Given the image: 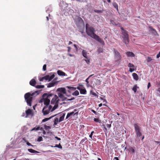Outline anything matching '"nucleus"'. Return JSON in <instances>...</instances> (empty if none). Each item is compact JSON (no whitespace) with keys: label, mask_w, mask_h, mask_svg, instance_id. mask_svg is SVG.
<instances>
[{"label":"nucleus","mask_w":160,"mask_h":160,"mask_svg":"<svg viewBox=\"0 0 160 160\" xmlns=\"http://www.w3.org/2000/svg\"><path fill=\"white\" fill-rule=\"evenodd\" d=\"M85 27L86 32L88 35L101 43H104L103 41L95 33V30L93 27L90 26L88 23L86 24Z\"/></svg>","instance_id":"f257e3e1"},{"label":"nucleus","mask_w":160,"mask_h":160,"mask_svg":"<svg viewBox=\"0 0 160 160\" xmlns=\"http://www.w3.org/2000/svg\"><path fill=\"white\" fill-rule=\"evenodd\" d=\"M53 94L44 93L42 95V98L41 100L42 102H44L45 106H48L50 102L51 97H52Z\"/></svg>","instance_id":"f03ea898"},{"label":"nucleus","mask_w":160,"mask_h":160,"mask_svg":"<svg viewBox=\"0 0 160 160\" xmlns=\"http://www.w3.org/2000/svg\"><path fill=\"white\" fill-rule=\"evenodd\" d=\"M121 29L122 30V41L127 45L129 42V35L127 31L124 29L123 28L121 27Z\"/></svg>","instance_id":"7ed1b4c3"},{"label":"nucleus","mask_w":160,"mask_h":160,"mask_svg":"<svg viewBox=\"0 0 160 160\" xmlns=\"http://www.w3.org/2000/svg\"><path fill=\"white\" fill-rule=\"evenodd\" d=\"M34 92L31 93L28 92L26 93L24 95L25 100L26 101L28 105L31 106H32V96L34 94Z\"/></svg>","instance_id":"20e7f679"},{"label":"nucleus","mask_w":160,"mask_h":160,"mask_svg":"<svg viewBox=\"0 0 160 160\" xmlns=\"http://www.w3.org/2000/svg\"><path fill=\"white\" fill-rule=\"evenodd\" d=\"M53 96L51 101L52 104H54V106L52 108L51 111H53L55 110L58 106V103L59 101L58 97L56 95L53 94Z\"/></svg>","instance_id":"39448f33"},{"label":"nucleus","mask_w":160,"mask_h":160,"mask_svg":"<svg viewBox=\"0 0 160 160\" xmlns=\"http://www.w3.org/2000/svg\"><path fill=\"white\" fill-rule=\"evenodd\" d=\"M52 107L51 105L45 106L42 110V112L44 115L48 114L50 112H52L51 110L52 109Z\"/></svg>","instance_id":"423d86ee"},{"label":"nucleus","mask_w":160,"mask_h":160,"mask_svg":"<svg viewBox=\"0 0 160 160\" xmlns=\"http://www.w3.org/2000/svg\"><path fill=\"white\" fill-rule=\"evenodd\" d=\"M135 131L136 133L137 138H138L142 135V134L140 131V127L138 124H134Z\"/></svg>","instance_id":"0eeeda50"},{"label":"nucleus","mask_w":160,"mask_h":160,"mask_svg":"<svg viewBox=\"0 0 160 160\" xmlns=\"http://www.w3.org/2000/svg\"><path fill=\"white\" fill-rule=\"evenodd\" d=\"M113 51L114 52V57L116 59V61L120 62L121 58V55L120 53L115 48L113 49Z\"/></svg>","instance_id":"6e6552de"},{"label":"nucleus","mask_w":160,"mask_h":160,"mask_svg":"<svg viewBox=\"0 0 160 160\" xmlns=\"http://www.w3.org/2000/svg\"><path fill=\"white\" fill-rule=\"evenodd\" d=\"M77 110L76 109H75L74 110V111L72 112H70L68 113L67 114V116L66 118V119H67L69 118H71V116L72 115L74 116V115L76 114L78 115V112H75L77 111Z\"/></svg>","instance_id":"1a4fd4ad"},{"label":"nucleus","mask_w":160,"mask_h":160,"mask_svg":"<svg viewBox=\"0 0 160 160\" xmlns=\"http://www.w3.org/2000/svg\"><path fill=\"white\" fill-rule=\"evenodd\" d=\"M128 67L130 68L129 71L130 72H132L135 70V66L133 64L129 63H128Z\"/></svg>","instance_id":"9d476101"},{"label":"nucleus","mask_w":160,"mask_h":160,"mask_svg":"<svg viewBox=\"0 0 160 160\" xmlns=\"http://www.w3.org/2000/svg\"><path fill=\"white\" fill-rule=\"evenodd\" d=\"M57 91L59 92L58 93H63V94H66V89L64 88H58L57 89Z\"/></svg>","instance_id":"9b49d317"},{"label":"nucleus","mask_w":160,"mask_h":160,"mask_svg":"<svg viewBox=\"0 0 160 160\" xmlns=\"http://www.w3.org/2000/svg\"><path fill=\"white\" fill-rule=\"evenodd\" d=\"M26 114L27 117L28 116L31 115L32 116L33 115V113L32 110L28 109L26 111Z\"/></svg>","instance_id":"f8f14e48"},{"label":"nucleus","mask_w":160,"mask_h":160,"mask_svg":"<svg viewBox=\"0 0 160 160\" xmlns=\"http://www.w3.org/2000/svg\"><path fill=\"white\" fill-rule=\"evenodd\" d=\"M64 94L61 93H58V97L61 99L62 101L65 100L67 99V98L65 97Z\"/></svg>","instance_id":"ddd939ff"},{"label":"nucleus","mask_w":160,"mask_h":160,"mask_svg":"<svg viewBox=\"0 0 160 160\" xmlns=\"http://www.w3.org/2000/svg\"><path fill=\"white\" fill-rule=\"evenodd\" d=\"M149 28L150 29V31L152 32V33L153 34L155 35H156L157 34V32L156 31L154 28H153L152 27L149 26Z\"/></svg>","instance_id":"4468645a"},{"label":"nucleus","mask_w":160,"mask_h":160,"mask_svg":"<svg viewBox=\"0 0 160 160\" xmlns=\"http://www.w3.org/2000/svg\"><path fill=\"white\" fill-rule=\"evenodd\" d=\"M49 78L50 76L49 75H46L45 76L42 77V78L39 79V80L40 81H42L44 80H49Z\"/></svg>","instance_id":"2eb2a0df"},{"label":"nucleus","mask_w":160,"mask_h":160,"mask_svg":"<svg viewBox=\"0 0 160 160\" xmlns=\"http://www.w3.org/2000/svg\"><path fill=\"white\" fill-rule=\"evenodd\" d=\"M126 54L128 57H134L135 54L131 52H126Z\"/></svg>","instance_id":"dca6fc26"},{"label":"nucleus","mask_w":160,"mask_h":160,"mask_svg":"<svg viewBox=\"0 0 160 160\" xmlns=\"http://www.w3.org/2000/svg\"><path fill=\"white\" fill-rule=\"evenodd\" d=\"M57 73L59 76H67L66 74L64 72L58 70L57 71Z\"/></svg>","instance_id":"f3484780"},{"label":"nucleus","mask_w":160,"mask_h":160,"mask_svg":"<svg viewBox=\"0 0 160 160\" xmlns=\"http://www.w3.org/2000/svg\"><path fill=\"white\" fill-rule=\"evenodd\" d=\"M29 83L31 85L35 86L36 83V82L35 79H32L30 81Z\"/></svg>","instance_id":"a211bd4d"},{"label":"nucleus","mask_w":160,"mask_h":160,"mask_svg":"<svg viewBox=\"0 0 160 160\" xmlns=\"http://www.w3.org/2000/svg\"><path fill=\"white\" fill-rule=\"evenodd\" d=\"M135 147L133 146V147H129L128 151L129 152H131L132 153H134L135 152Z\"/></svg>","instance_id":"6ab92c4d"},{"label":"nucleus","mask_w":160,"mask_h":160,"mask_svg":"<svg viewBox=\"0 0 160 160\" xmlns=\"http://www.w3.org/2000/svg\"><path fill=\"white\" fill-rule=\"evenodd\" d=\"M132 76L134 79L135 80L137 81L138 80V76L137 73H133L132 74Z\"/></svg>","instance_id":"aec40b11"},{"label":"nucleus","mask_w":160,"mask_h":160,"mask_svg":"<svg viewBox=\"0 0 160 160\" xmlns=\"http://www.w3.org/2000/svg\"><path fill=\"white\" fill-rule=\"evenodd\" d=\"M80 93L81 94H86L87 93V91L85 89V88L84 87L82 89H81L80 90Z\"/></svg>","instance_id":"412c9836"},{"label":"nucleus","mask_w":160,"mask_h":160,"mask_svg":"<svg viewBox=\"0 0 160 160\" xmlns=\"http://www.w3.org/2000/svg\"><path fill=\"white\" fill-rule=\"evenodd\" d=\"M82 56L86 58V59H88V58L87 57V52L85 50H83L82 51Z\"/></svg>","instance_id":"4be33fe9"},{"label":"nucleus","mask_w":160,"mask_h":160,"mask_svg":"<svg viewBox=\"0 0 160 160\" xmlns=\"http://www.w3.org/2000/svg\"><path fill=\"white\" fill-rule=\"evenodd\" d=\"M84 88L83 85L81 83H79L78 84V86L77 88L79 90V91L81 89H82L83 88Z\"/></svg>","instance_id":"5701e85b"},{"label":"nucleus","mask_w":160,"mask_h":160,"mask_svg":"<svg viewBox=\"0 0 160 160\" xmlns=\"http://www.w3.org/2000/svg\"><path fill=\"white\" fill-rule=\"evenodd\" d=\"M28 151L31 153H38V152L32 149H28Z\"/></svg>","instance_id":"b1692460"},{"label":"nucleus","mask_w":160,"mask_h":160,"mask_svg":"<svg viewBox=\"0 0 160 160\" xmlns=\"http://www.w3.org/2000/svg\"><path fill=\"white\" fill-rule=\"evenodd\" d=\"M55 84V82H52L50 83L48 85L47 87L51 88V87H53V86H54Z\"/></svg>","instance_id":"393cba45"},{"label":"nucleus","mask_w":160,"mask_h":160,"mask_svg":"<svg viewBox=\"0 0 160 160\" xmlns=\"http://www.w3.org/2000/svg\"><path fill=\"white\" fill-rule=\"evenodd\" d=\"M40 127L39 126H37V127H35L33 128L31 130V131H38L40 129Z\"/></svg>","instance_id":"a878e982"},{"label":"nucleus","mask_w":160,"mask_h":160,"mask_svg":"<svg viewBox=\"0 0 160 160\" xmlns=\"http://www.w3.org/2000/svg\"><path fill=\"white\" fill-rule=\"evenodd\" d=\"M113 5L114 7L117 9V11H118V4L116 3L115 2L113 3Z\"/></svg>","instance_id":"bb28decb"},{"label":"nucleus","mask_w":160,"mask_h":160,"mask_svg":"<svg viewBox=\"0 0 160 160\" xmlns=\"http://www.w3.org/2000/svg\"><path fill=\"white\" fill-rule=\"evenodd\" d=\"M67 88L69 89L70 90L75 91L76 89V88L74 87L67 86Z\"/></svg>","instance_id":"cd10ccee"},{"label":"nucleus","mask_w":160,"mask_h":160,"mask_svg":"<svg viewBox=\"0 0 160 160\" xmlns=\"http://www.w3.org/2000/svg\"><path fill=\"white\" fill-rule=\"evenodd\" d=\"M79 94V92L77 91H75L73 93H72V95L73 96H77Z\"/></svg>","instance_id":"c85d7f7f"},{"label":"nucleus","mask_w":160,"mask_h":160,"mask_svg":"<svg viewBox=\"0 0 160 160\" xmlns=\"http://www.w3.org/2000/svg\"><path fill=\"white\" fill-rule=\"evenodd\" d=\"M137 85H134V86L132 88V90L134 91L135 93L137 91Z\"/></svg>","instance_id":"c756f323"},{"label":"nucleus","mask_w":160,"mask_h":160,"mask_svg":"<svg viewBox=\"0 0 160 160\" xmlns=\"http://www.w3.org/2000/svg\"><path fill=\"white\" fill-rule=\"evenodd\" d=\"M59 121H58V118H56L54 120V125H56L58 123V122H59Z\"/></svg>","instance_id":"7c9ffc66"},{"label":"nucleus","mask_w":160,"mask_h":160,"mask_svg":"<svg viewBox=\"0 0 160 160\" xmlns=\"http://www.w3.org/2000/svg\"><path fill=\"white\" fill-rule=\"evenodd\" d=\"M94 121L96 122H98L100 123L101 122V120L99 119V118H94Z\"/></svg>","instance_id":"2f4dec72"},{"label":"nucleus","mask_w":160,"mask_h":160,"mask_svg":"<svg viewBox=\"0 0 160 160\" xmlns=\"http://www.w3.org/2000/svg\"><path fill=\"white\" fill-rule=\"evenodd\" d=\"M152 60H153V59L151 57H147V62H149L152 61Z\"/></svg>","instance_id":"473e14b6"},{"label":"nucleus","mask_w":160,"mask_h":160,"mask_svg":"<svg viewBox=\"0 0 160 160\" xmlns=\"http://www.w3.org/2000/svg\"><path fill=\"white\" fill-rule=\"evenodd\" d=\"M55 147L58 148H59L60 149H62V147L60 143H59V144H56L54 146Z\"/></svg>","instance_id":"72a5a7b5"},{"label":"nucleus","mask_w":160,"mask_h":160,"mask_svg":"<svg viewBox=\"0 0 160 160\" xmlns=\"http://www.w3.org/2000/svg\"><path fill=\"white\" fill-rule=\"evenodd\" d=\"M44 86V85H36L35 86V87L37 88H43Z\"/></svg>","instance_id":"f704fd0d"},{"label":"nucleus","mask_w":160,"mask_h":160,"mask_svg":"<svg viewBox=\"0 0 160 160\" xmlns=\"http://www.w3.org/2000/svg\"><path fill=\"white\" fill-rule=\"evenodd\" d=\"M89 78H87L85 80L86 82H87L86 86L88 87L90 86V85L89 84V81H88Z\"/></svg>","instance_id":"c9c22d12"},{"label":"nucleus","mask_w":160,"mask_h":160,"mask_svg":"<svg viewBox=\"0 0 160 160\" xmlns=\"http://www.w3.org/2000/svg\"><path fill=\"white\" fill-rule=\"evenodd\" d=\"M51 118H52V117H50V118H45L44 119H43L42 121V122H46V121L49 120V119H50Z\"/></svg>","instance_id":"e433bc0d"},{"label":"nucleus","mask_w":160,"mask_h":160,"mask_svg":"<svg viewBox=\"0 0 160 160\" xmlns=\"http://www.w3.org/2000/svg\"><path fill=\"white\" fill-rule=\"evenodd\" d=\"M94 12L97 13H101L103 11V10H94Z\"/></svg>","instance_id":"4c0bfd02"},{"label":"nucleus","mask_w":160,"mask_h":160,"mask_svg":"<svg viewBox=\"0 0 160 160\" xmlns=\"http://www.w3.org/2000/svg\"><path fill=\"white\" fill-rule=\"evenodd\" d=\"M90 92V93L92 95L95 96H97V97H98V95L97 94H96L95 92H94L92 91H91Z\"/></svg>","instance_id":"58836bf2"},{"label":"nucleus","mask_w":160,"mask_h":160,"mask_svg":"<svg viewBox=\"0 0 160 160\" xmlns=\"http://www.w3.org/2000/svg\"><path fill=\"white\" fill-rule=\"evenodd\" d=\"M42 137L41 136H40L38 138L37 141L39 142H41L42 140Z\"/></svg>","instance_id":"ea45409f"},{"label":"nucleus","mask_w":160,"mask_h":160,"mask_svg":"<svg viewBox=\"0 0 160 160\" xmlns=\"http://www.w3.org/2000/svg\"><path fill=\"white\" fill-rule=\"evenodd\" d=\"M64 119V118L63 116H61L60 117L59 119V122H61L63 121Z\"/></svg>","instance_id":"a19ab883"},{"label":"nucleus","mask_w":160,"mask_h":160,"mask_svg":"<svg viewBox=\"0 0 160 160\" xmlns=\"http://www.w3.org/2000/svg\"><path fill=\"white\" fill-rule=\"evenodd\" d=\"M55 75L54 74H52L51 76H50L49 78V81H51L52 79L54 77Z\"/></svg>","instance_id":"79ce46f5"},{"label":"nucleus","mask_w":160,"mask_h":160,"mask_svg":"<svg viewBox=\"0 0 160 160\" xmlns=\"http://www.w3.org/2000/svg\"><path fill=\"white\" fill-rule=\"evenodd\" d=\"M43 70L44 71H45L46 70V65L44 64L43 66Z\"/></svg>","instance_id":"37998d69"},{"label":"nucleus","mask_w":160,"mask_h":160,"mask_svg":"<svg viewBox=\"0 0 160 160\" xmlns=\"http://www.w3.org/2000/svg\"><path fill=\"white\" fill-rule=\"evenodd\" d=\"M106 126H107V127L108 128V129H109L111 126V124H106Z\"/></svg>","instance_id":"c03bdc74"},{"label":"nucleus","mask_w":160,"mask_h":160,"mask_svg":"<svg viewBox=\"0 0 160 160\" xmlns=\"http://www.w3.org/2000/svg\"><path fill=\"white\" fill-rule=\"evenodd\" d=\"M87 60L85 59V61L86 62V63L87 64H89L90 63V59H87Z\"/></svg>","instance_id":"a18cd8bd"},{"label":"nucleus","mask_w":160,"mask_h":160,"mask_svg":"<svg viewBox=\"0 0 160 160\" xmlns=\"http://www.w3.org/2000/svg\"><path fill=\"white\" fill-rule=\"evenodd\" d=\"M102 48H99L98 50L99 53L102 52Z\"/></svg>","instance_id":"49530a36"},{"label":"nucleus","mask_w":160,"mask_h":160,"mask_svg":"<svg viewBox=\"0 0 160 160\" xmlns=\"http://www.w3.org/2000/svg\"><path fill=\"white\" fill-rule=\"evenodd\" d=\"M78 20L80 22H83V20L80 17L78 18Z\"/></svg>","instance_id":"de8ad7c7"},{"label":"nucleus","mask_w":160,"mask_h":160,"mask_svg":"<svg viewBox=\"0 0 160 160\" xmlns=\"http://www.w3.org/2000/svg\"><path fill=\"white\" fill-rule=\"evenodd\" d=\"M94 132V131H92L90 134L89 135V137L91 138H92V137L93 135V133Z\"/></svg>","instance_id":"09e8293b"},{"label":"nucleus","mask_w":160,"mask_h":160,"mask_svg":"<svg viewBox=\"0 0 160 160\" xmlns=\"http://www.w3.org/2000/svg\"><path fill=\"white\" fill-rule=\"evenodd\" d=\"M27 144L28 145V146H32V147H33L34 146L33 145H32L30 143H29V142H27Z\"/></svg>","instance_id":"8fccbe9b"},{"label":"nucleus","mask_w":160,"mask_h":160,"mask_svg":"<svg viewBox=\"0 0 160 160\" xmlns=\"http://www.w3.org/2000/svg\"><path fill=\"white\" fill-rule=\"evenodd\" d=\"M159 57H160V51L159 53L157 55V58H158Z\"/></svg>","instance_id":"3c124183"},{"label":"nucleus","mask_w":160,"mask_h":160,"mask_svg":"<svg viewBox=\"0 0 160 160\" xmlns=\"http://www.w3.org/2000/svg\"><path fill=\"white\" fill-rule=\"evenodd\" d=\"M73 46L74 47V48H76V51H77L78 49V47H77V45L76 44H73Z\"/></svg>","instance_id":"603ef678"},{"label":"nucleus","mask_w":160,"mask_h":160,"mask_svg":"<svg viewBox=\"0 0 160 160\" xmlns=\"http://www.w3.org/2000/svg\"><path fill=\"white\" fill-rule=\"evenodd\" d=\"M91 111L93 112L95 114H97V112L95 111H94L93 109H91Z\"/></svg>","instance_id":"864d4df0"},{"label":"nucleus","mask_w":160,"mask_h":160,"mask_svg":"<svg viewBox=\"0 0 160 160\" xmlns=\"http://www.w3.org/2000/svg\"><path fill=\"white\" fill-rule=\"evenodd\" d=\"M151 86V84L150 82H149L148 85V89L149 87Z\"/></svg>","instance_id":"5fc2aeb1"},{"label":"nucleus","mask_w":160,"mask_h":160,"mask_svg":"<svg viewBox=\"0 0 160 160\" xmlns=\"http://www.w3.org/2000/svg\"><path fill=\"white\" fill-rule=\"evenodd\" d=\"M68 52H70V51L71 50V48L70 47H68Z\"/></svg>","instance_id":"6e6d98bb"},{"label":"nucleus","mask_w":160,"mask_h":160,"mask_svg":"<svg viewBox=\"0 0 160 160\" xmlns=\"http://www.w3.org/2000/svg\"><path fill=\"white\" fill-rule=\"evenodd\" d=\"M113 160H119V159L118 157H115L114 158Z\"/></svg>","instance_id":"4d7b16f0"},{"label":"nucleus","mask_w":160,"mask_h":160,"mask_svg":"<svg viewBox=\"0 0 160 160\" xmlns=\"http://www.w3.org/2000/svg\"><path fill=\"white\" fill-rule=\"evenodd\" d=\"M55 138H56L57 139V140H61V138H59L57 137H55Z\"/></svg>","instance_id":"13d9d810"},{"label":"nucleus","mask_w":160,"mask_h":160,"mask_svg":"<svg viewBox=\"0 0 160 160\" xmlns=\"http://www.w3.org/2000/svg\"><path fill=\"white\" fill-rule=\"evenodd\" d=\"M156 142L157 144H159V145L160 146V141H156Z\"/></svg>","instance_id":"bf43d9fd"},{"label":"nucleus","mask_w":160,"mask_h":160,"mask_svg":"<svg viewBox=\"0 0 160 160\" xmlns=\"http://www.w3.org/2000/svg\"><path fill=\"white\" fill-rule=\"evenodd\" d=\"M103 126H104V128L105 129V130H106V131H107V128H106V127H105V125H103Z\"/></svg>","instance_id":"052dcab7"},{"label":"nucleus","mask_w":160,"mask_h":160,"mask_svg":"<svg viewBox=\"0 0 160 160\" xmlns=\"http://www.w3.org/2000/svg\"><path fill=\"white\" fill-rule=\"evenodd\" d=\"M68 55L70 57H72V56H73V55H72V54H68Z\"/></svg>","instance_id":"680f3d73"},{"label":"nucleus","mask_w":160,"mask_h":160,"mask_svg":"<svg viewBox=\"0 0 160 160\" xmlns=\"http://www.w3.org/2000/svg\"><path fill=\"white\" fill-rule=\"evenodd\" d=\"M102 106V103H100L99 104L98 106L99 107H101Z\"/></svg>","instance_id":"e2e57ef3"},{"label":"nucleus","mask_w":160,"mask_h":160,"mask_svg":"<svg viewBox=\"0 0 160 160\" xmlns=\"http://www.w3.org/2000/svg\"><path fill=\"white\" fill-rule=\"evenodd\" d=\"M65 113H63V115H62V116H63V117L64 118V117H65Z\"/></svg>","instance_id":"0e129e2a"},{"label":"nucleus","mask_w":160,"mask_h":160,"mask_svg":"<svg viewBox=\"0 0 160 160\" xmlns=\"http://www.w3.org/2000/svg\"><path fill=\"white\" fill-rule=\"evenodd\" d=\"M93 75H94V74H92V75H90L88 78L89 79V78L90 77H91L92 76H93Z\"/></svg>","instance_id":"69168bd1"},{"label":"nucleus","mask_w":160,"mask_h":160,"mask_svg":"<svg viewBox=\"0 0 160 160\" xmlns=\"http://www.w3.org/2000/svg\"><path fill=\"white\" fill-rule=\"evenodd\" d=\"M72 43V42H71V41H69V43H68V44H71Z\"/></svg>","instance_id":"338daca9"},{"label":"nucleus","mask_w":160,"mask_h":160,"mask_svg":"<svg viewBox=\"0 0 160 160\" xmlns=\"http://www.w3.org/2000/svg\"><path fill=\"white\" fill-rule=\"evenodd\" d=\"M144 136H143L142 138V141L143 140V139H144Z\"/></svg>","instance_id":"774afa93"}]
</instances>
